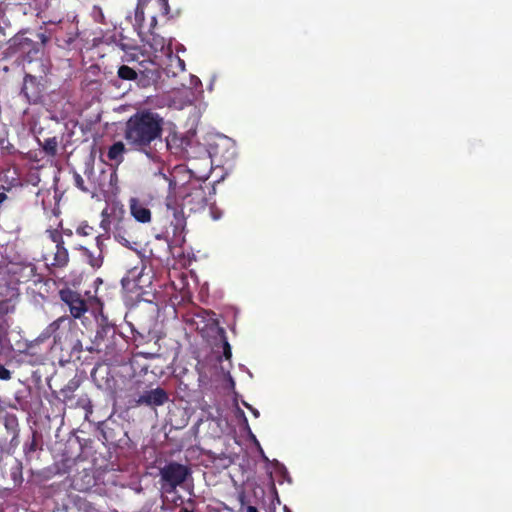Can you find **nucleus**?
Returning <instances> with one entry per match:
<instances>
[{
	"instance_id": "nucleus-1",
	"label": "nucleus",
	"mask_w": 512,
	"mask_h": 512,
	"mask_svg": "<svg viewBox=\"0 0 512 512\" xmlns=\"http://www.w3.org/2000/svg\"><path fill=\"white\" fill-rule=\"evenodd\" d=\"M168 182V193L165 198V217L172 229V235L175 242H184V232L186 229V217L184 207L190 211H197L205 207L206 196L201 186H181L178 187L174 177L163 175Z\"/></svg>"
},
{
	"instance_id": "nucleus-2",
	"label": "nucleus",
	"mask_w": 512,
	"mask_h": 512,
	"mask_svg": "<svg viewBox=\"0 0 512 512\" xmlns=\"http://www.w3.org/2000/svg\"><path fill=\"white\" fill-rule=\"evenodd\" d=\"M163 126L164 119L158 113L137 111L125 124L124 139L132 149L151 156L152 146L162 140Z\"/></svg>"
},
{
	"instance_id": "nucleus-3",
	"label": "nucleus",
	"mask_w": 512,
	"mask_h": 512,
	"mask_svg": "<svg viewBox=\"0 0 512 512\" xmlns=\"http://www.w3.org/2000/svg\"><path fill=\"white\" fill-rule=\"evenodd\" d=\"M72 324V320L67 316H61L52 323H50L41 333L40 335L34 339L33 341H30L29 343L25 344L24 350H19L23 353L24 357H30L31 360H26L32 365L42 364L44 362V356L42 354H38L35 351L36 346L39 344L44 343L46 340H48L50 337H53L54 344L61 346L63 349V346L67 342V335L66 333L69 332L70 326Z\"/></svg>"
},
{
	"instance_id": "nucleus-4",
	"label": "nucleus",
	"mask_w": 512,
	"mask_h": 512,
	"mask_svg": "<svg viewBox=\"0 0 512 512\" xmlns=\"http://www.w3.org/2000/svg\"><path fill=\"white\" fill-rule=\"evenodd\" d=\"M49 79L25 73L19 96L29 105L43 104L47 95Z\"/></svg>"
},
{
	"instance_id": "nucleus-5",
	"label": "nucleus",
	"mask_w": 512,
	"mask_h": 512,
	"mask_svg": "<svg viewBox=\"0 0 512 512\" xmlns=\"http://www.w3.org/2000/svg\"><path fill=\"white\" fill-rule=\"evenodd\" d=\"M87 350L104 353L108 359L114 358L118 354L116 327L109 323L101 325L96 331L92 346Z\"/></svg>"
},
{
	"instance_id": "nucleus-6",
	"label": "nucleus",
	"mask_w": 512,
	"mask_h": 512,
	"mask_svg": "<svg viewBox=\"0 0 512 512\" xmlns=\"http://www.w3.org/2000/svg\"><path fill=\"white\" fill-rule=\"evenodd\" d=\"M190 473V469L186 465L169 462L159 471L162 489L167 493H172L186 481Z\"/></svg>"
},
{
	"instance_id": "nucleus-7",
	"label": "nucleus",
	"mask_w": 512,
	"mask_h": 512,
	"mask_svg": "<svg viewBox=\"0 0 512 512\" xmlns=\"http://www.w3.org/2000/svg\"><path fill=\"white\" fill-rule=\"evenodd\" d=\"M20 293L18 288L0 286V324H12V315L16 312Z\"/></svg>"
},
{
	"instance_id": "nucleus-8",
	"label": "nucleus",
	"mask_w": 512,
	"mask_h": 512,
	"mask_svg": "<svg viewBox=\"0 0 512 512\" xmlns=\"http://www.w3.org/2000/svg\"><path fill=\"white\" fill-rule=\"evenodd\" d=\"M7 51L10 55H18L31 61L40 53V45L25 33H17L8 41Z\"/></svg>"
},
{
	"instance_id": "nucleus-9",
	"label": "nucleus",
	"mask_w": 512,
	"mask_h": 512,
	"mask_svg": "<svg viewBox=\"0 0 512 512\" xmlns=\"http://www.w3.org/2000/svg\"><path fill=\"white\" fill-rule=\"evenodd\" d=\"M169 400L167 391L161 387L143 391L138 397L129 399V407L147 406L155 408L164 405Z\"/></svg>"
},
{
	"instance_id": "nucleus-10",
	"label": "nucleus",
	"mask_w": 512,
	"mask_h": 512,
	"mask_svg": "<svg viewBox=\"0 0 512 512\" xmlns=\"http://www.w3.org/2000/svg\"><path fill=\"white\" fill-rule=\"evenodd\" d=\"M60 300L65 303L73 318H81L88 311V304L80 293L64 288L59 291Z\"/></svg>"
},
{
	"instance_id": "nucleus-11",
	"label": "nucleus",
	"mask_w": 512,
	"mask_h": 512,
	"mask_svg": "<svg viewBox=\"0 0 512 512\" xmlns=\"http://www.w3.org/2000/svg\"><path fill=\"white\" fill-rule=\"evenodd\" d=\"M133 223L130 219H119L114 226V238L123 246L130 248L132 244H135L134 237L130 232Z\"/></svg>"
},
{
	"instance_id": "nucleus-12",
	"label": "nucleus",
	"mask_w": 512,
	"mask_h": 512,
	"mask_svg": "<svg viewBox=\"0 0 512 512\" xmlns=\"http://www.w3.org/2000/svg\"><path fill=\"white\" fill-rule=\"evenodd\" d=\"M3 424L8 434L11 436L10 441H7V446L15 451L19 445V423L18 418L14 414L7 413L3 417Z\"/></svg>"
},
{
	"instance_id": "nucleus-13",
	"label": "nucleus",
	"mask_w": 512,
	"mask_h": 512,
	"mask_svg": "<svg viewBox=\"0 0 512 512\" xmlns=\"http://www.w3.org/2000/svg\"><path fill=\"white\" fill-rule=\"evenodd\" d=\"M77 250L80 251L82 257L85 262L91 266L94 270L99 269L103 265L104 256L101 252L100 248H89L86 246L80 245L77 247Z\"/></svg>"
},
{
	"instance_id": "nucleus-14",
	"label": "nucleus",
	"mask_w": 512,
	"mask_h": 512,
	"mask_svg": "<svg viewBox=\"0 0 512 512\" xmlns=\"http://www.w3.org/2000/svg\"><path fill=\"white\" fill-rule=\"evenodd\" d=\"M130 213L140 223H149L151 221L150 209L138 198H131L129 201Z\"/></svg>"
},
{
	"instance_id": "nucleus-15",
	"label": "nucleus",
	"mask_w": 512,
	"mask_h": 512,
	"mask_svg": "<svg viewBox=\"0 0 512 512\" xmlns=\"http://www.w3.org/2000/svg\"><path fill=\"white\" fill-rule=\"evenodd\" d=\"M70 261L69 252L65 247V244L56 246V251L53 255V260L50 263L51 268H65Z\"/></svg>"
},
{
	"instance_id": "nucleus-16",
	"label": "nucleus",
	"mask_w": 512,
	"mask_h": 512,
	"mask_svg": "<svg viewBox=\"0 0 512 512\" xmlns=\"http://www.w3.org/2000/svg\"><path fill=\"white\" fill-rule=\"evenodd\" d=\"M12 324H0V355H9L14 351L9 339V330Z\"/></svg>"
},
{
	"instance_id": "nucleus-17",
	"label": "nucleus",
	"mask_w": 512,
	"mask_h": 512,
	"mask_svg": "<svg viewBox=\"0 0 512 512\" xmlns=\"http://www.w3.org/2000/svg\"><path fill=\"white\" fill-rule=\"evenodd\" d=\"M125 152V144L122 141H117L109 147L107 151V158L110 161H114L115 163L120 164L124 161Z\"/></svg>"
},
{
	"instance_id": "nucleus-18",
	"label": "nucleus",
	"mask_w": 512,
	"mask_h": 512,
	"mask_svg": "<svg viewBox=\"0 0 512 512\" xmlns=\"http://www.w3.org/2000/svg\"><path fill=\"white\" fill-rule=\"evenodd\" d=\"M80 381L73 378L60 390V394L63 397V402L68 404L74 399V392L79 388Z\"/></svg>"
},
{
	"instance_id": "nucleus-19",
	"label": "nucleus",
	"mask_w": 512,
	"mask_h": 512,
	"mask_svg": "<svg viewBox=\"0 0 512 512\" xmlns=\"http://www.w3.org/2000/svg\"><path fill=\"white\" fill-rule=\"evenodd\" d=\"M117 75L122 80L131 81L137 79L138 72L127 65H122L118 68Z\"/></svg>"
},
{
	"instance_id": "nucleus-20",
	"label": "nucleus",
	"mask_w": 512,
	"mask_h": 512,
	"mask_svg": "<svg viewBox=\"0 0 512 512\" xmlns=\"http://www.w3.org/2000/svg\"><path fill=\"white\" fill-rule=\"evenodd\" d=\"M218 335L220 336V339H221V347L223 350V356L226 360H230L232 357V349L228 342L224 328H222V327L218 328Z\"/></svg>"
},
{
	"instance_id": "nucleus-21",
	"label": "nucleus",
	"mask_w": 512,
	"mask_h": 512,
	"mask_svg": "<svg viewBox=\"0 0 512 512\" xmlns=\"http://www.w3.org/2000/svg\"><path fill=\"white\" fill-rule=\"evenodd\" d=\"M58 141L56 137L47 138L42 144L46 155L54 157L57 154Z\"/></svg>"
},
{
	"instance_id": "nucleus-22",
	"label": "nucleus",
	"mask_w": 512,
	"mask_h": 512,
	"mask_svg": "<svg viewBox=\"0 0 512 512\" xmlns=\"http://www.w3.org/2000/svg\"><path fill=\"white\" fill-rule=\"evenodd\" d=\"M38 438V433L36 431H33L31 441L25 443L24 445V454L26 458H30L31 455L38 449Z\"/></svg>"
},
{
	"instance_id": "nucleus-23",
	"label": "nucleus",
	"mask_w": 512,
	"mask_h": 512,
	"mask_svg": "<svg viewBox=\"0 0 512 512\" xmlns=\"http://www.w3.org/2000/svg\"><path fill=\"white\" fill-rule=\"evenodd\" d=\"M78 37L77 31L67 33L66 37L56 36L57 45L61 48H68Z\"/></svg>"
},
{
	"instance_id": "nucleus-24",
	"label": "nucleus",
	"mask_w": 512,
	"mask_h": 512,
	"mask_svg": "<svg viewBox=\"0 0 512 512\" xmlns=\"http://www.w3.org/2000/svg\"><path fill=\"white\" fill-rule=\"evenodd\" d=\"M73 180H74V185L79 189L81 190L82 192H85V193H88V192H92L93 190L96 189V186L95 184H92L91 186H86L85 185V182H84V179L82 178V176L77 173V172H74L73 174Z\"/></svg>"
},
{
	"instance_id": "nucleus-25",
	"label": "nucleus",
	"mask_w": 512,
	"mask_h": 512,
	"mask_svg": "<svg viewBox=\"0 0 512 512\" xmlns=\"http://www.w3.org/2000/svg\"><path fill=\"white\" fill-rule=\"evenodd\" d=\"M48 237L52 242L56 244V246L65 244L62 233L57 229H48L46 230Z\"/></svg>"
},
{
	"instance_id": "nucleus-26",
	"label": "nucleus",
	"mask_w": 512,
	"mask_h": 512,
	"mask_svg": "<svg viewBox=\"0 0 512 512\" xmlns=\"http://www.w3.org/2000/svg\"><path fill=\"white\" fill-rule=\"evenodd\" d=\"M91 16L93 20L97 23L105 24V15L100 6L94 5L91 11Z\"/></svg>"
},
{
	"instance_id": "nucleus-27",
	"label": "nucleus",
	"mask_w": 512,
	"mask_h": 512,
	"mask_svg": "<svg viewBox=\"0 0 512 512\" xmlns=\"http://www.w3.org/2000/svg\"><path fill=\"white\" fill-rule=\"evenodd\" d=\"M14 450L7 446V438L0 435V461L5 455H12Z\"/></svg>"
},
{
	"instance_id": "nucleus-28",
	"label": "nucleus",
	"mask_w": 512,
	"mask_h": 512,
	"mask_svg": "<svg viewBox=\"0 0 512 512\" xmlns=\"http://www.w3.org/2000/svg\"><path fill=\"white\" fill-rule=\"evenodd\" d=\"M144 20H145L144 7L136 6V8H135V21H136V24L139 27H142L143 23H144Z\"/></svg>"
},
{
	"instance_id": "nucleus-29",
	"label": "nucleus",
	"mask_w": 512,
	"mask_h": 512,
	"mask_svg": "<svg viewBox=\"0 0 512 512\" xmlns=\"http://www.w3.org/2000/svg\"><path fill=\"white\" fill-rule=\"evenodd\" d=\"M12 378V372L4 365L0 364V380L8 381Z\"/></svg>"
},
{
	"instance_id": "nucleus-30",
	"label": "nucleus",
	"mask_w": 512,
	"mask_h": 512,
	"mask_svg": "<svg viewBox=\"0 0 512 512\" xmlns=\"http://www.w3.org/2000/svg\"><path fill=\"white\" fill-rule=\"evenodd\" d=\"M93 228L91 226L85 225L80 226L76 229V233L80 236H88L92 233Z\"/></svg>"
},
{
	"instance_id": "nucleus-31",
	"label": "nucleus",
	"mask_w": 512,
	"mask_h": 512,
	"mask_svg": "<svg viewBox=\"0 0 512 512\" xmlns=\"http://www.w3.org/2000/svg\"><path fill=\"white\" fill-rule=\"evenodd\" d=\"M81 512H100L97 508H95L91 503L84 502L80 507Z\"/></svg>"
},
{
	"instance_id": "nucleus-32",
	"label": "nucleus",
	"mask_w": 512,
	"mask_h": 512,
	"mask_svg": "<svg viewBox=\"0 0 512 512\" xmlns=\"http://www.w3.org/2000/svg\"><path fill=\"white\" fill-rule=\"evenodd\" d=\"M158 3H159V6H160V9L162 10V14L163 15H168L169 12H170V7H169L168 0H158Z\"/></svg>"
},
{
	"instance_id": "nucleus-33",
	"label": "nucleus",
	"mask_w": 512,
	"mask_h": 512,
	"mask_svg": "<svg viewBox=\"0 0 512 512\" xmlns=\"http://www.w3.org/2000/svg\"><path fill=\"white\" fill-rule=\"evenodd\" d=\"M36 37L40 41V43H39L40 48L44 47L49 42V39H50L49 36H47L45 33H37Z\"/></svg>"
},
{
	"instance_id": "nucleus-34",
	"label": "nucleus",
	"mask_w": 512,
	"mask_h": 512,
	"mask_svg": "<svg viewBox=\"0 0 512 512\" xmlns=\"http://www.w3.org/2000/svg\"><path fill=\"white\" fill-rule=\"evenodd\" d=\"M102 216H103V219L101 221V227L104 229V230H108L109 228V225H110V220L107 219V212L106 210H104L102 212Z\"/></svg>"
},
{
	"instance_id": "nucleus-35",
	"label": "nucleus",
	"mask_w": 512,
	"mask_h": 512,
	"mask_svg": "<svg viewBox=\"0 0 512 512\" xmlns=\"http://www.w3.org/2000/svg\"><path fill=\"white\" fill-rule=\"evenodd\" d=\"M104 240L102 238L101 235H98L95 237V245L93 248H100L101 249V252L103 253V249H104Z\"/></svg>"
},
{
	"instance_id": "nucleus-36",
	"label": "nucleus",
	"mask_w": 512,
	"mask_h": 512,
	"mask_svg": "<svg viewBox=\"0 0 512 512\" xmlns=\"http://www.w3.org/2000/svg\"><path fill=\"white\" fill-rule=\"evenodd\" d=\"M93 173H94L93 166L86 165V168L84 170V174L88 177V179H90V177L93 175Z\"/></svg>"
},
{
	"instance_id": "nucleus-37",
	"label": "nucleus",
	"mask_w": 512,
	"mask_h": 512,
	"mask_svg": "<svg viewBox=\"0 0 512 512\" xmlns=\"http://www.w3.org/2000/svg\"><path fill=\"white\" fill-rule=\"evenodd\" d=\"M71 348L74 351L81 352L82 351V344L79 340H77L73 345H71Z\"/></svg>"
},
{
	"instance_id": "nucleus-38",
	"label": "nucleus",
	"mask_w": 512,
	"mask_h": 512,
	"mask_svg": "<svg viewBox=\"0 0 512 512\" xmlns=\"http://www.w3.org/2000/svg\"><path fill=\"white\" fill-rule=\"evenodd\" d=\"M239 502H240V504H241V506H242V507H243V506L245 505V503H246V497H245V495H244L243 493L239 495Z\"/></svg>"
},
{
	"instance_id": "nucleus-39",
	"label": "nucleus",
	"mask_w": 512,
	"mask_h": 512,
	"mask_svg": "<svg viewBox=\"0 0 512 512\" xmlns=\"http://www.w3.org/2000/svg\"><path fill=\"white\" fill-rule=\"evenodd\" d=\"M246 512H259V511L255 506L249 505L246 507Z\"/></svg>"
},
{
	"instance_id": "nucleus-40",
	"label": "nucleus",
	"mask_w": 512,
	"mask_h": 512,
	"mask_svg": "<svg viewBox=\"0 0 512 512\" xmlns=\"http://www.w3.org/2000/svg\"><path fill=\"white\" fill-rule=\"evenodd\" d=\"M150 0H138L137 6L145 7Z\"/></svg>"
},
{
	"instance_id": "nucleus-41",
	"label": "nucleus",
	"mask_w": 512,
	"mask_h": 512,
	"mask_svg": "<svg viewBox=\"0 0 512 512\" xmlns=\"http://www.w3.org/2000/svg\"><path fill=\"white\" fill-rule=\"evenodd\" d=\"M7 199V195L4 192H0V204H2Z\"/></svg>"
},
{
	"instance_id": "nucleus-42",
	"label": "nucleus",
	"mask_w": 512,
	"mask_h": 512,
	"mask_svg": "<svg viewBox=\"0 0 512 512\" xmlns=\"http://www.w3.org/2000/svg\"><path fill=\"white\" fill-rule=\"evenodd\" d=\"M247 407L251 410V412L253 413V415H254L255 417H258V416H259V411H258V410L253 409V408H251V407H249V406H247Z\"/></svg>"
},
{
	"instance_id": "nucleus-43",
	"label": "nucleus",
	"mask_w": 512,
	"mask_h": 512,
	"mask_svg": "<svg viewBox=\"0 0 512 512\" xmlns=\"http://www.w3.org/2000/svg\"><path fill=\"white\" fill-rule=\"evenodd\" d=\"M85 401H86V399L80 398V399L78 400V403H77V404H78V405H81L82 407H85Z\"/></svg>"
},
{
	"instance_id": "nucleus-44",
	"label": "nucleus",
	"mask_w": 512,
	"mask_h": 512,
	"mask_svg": "<svg viewBox=\"0 0 512 512\" xmlns=\"http://www.w3.org/2000/svg\"><path fill=\"white\" fill-rule=\"evenodd\" d=\"M155 25H156V17H155V16H153V17L151 18V28H154V27H155Z\"/></svg>"
},
{
	"instance_id": "nucleus-45",
	"label": "nucleus",
	"mask_w": 512,
	"mask_h": 512,
	"mask_svg": "<svg viewBox=\"0 0 512 512\" xmlns=\"http://www.w3.org/2000/svg\"><path fill=\"white\" fill-rule=\"evenodd\" d=\"M179 512H193V511L189 510L187 507H182V508H180Z\"/></svg>"
},
{
	"instance_id": "nucleus-46",
	"label": "nucleus",
	"mask_w": 512,
	"mask_h": 512,
	"mask_svg": "<svg viewBox=\"0 0 512 512\" xmlns=\"http://www.w3.org/2000/svg\"><path fill=\"white\" fill-rule=\"evenodd\" d=\"M151 254H152V256H153V257H155V258H157V259L161 260V256H160V255H154V253H153V251H152V250H151Z\"/></svg>"
},
{
	"instance_id": "nucleus-47",
	"label": "nucleus",
	"mask_w": 512,
	"mask_h": 512,
	"mask_svg": "<svg viewBox=\"0 0 512 512\" xmlns=\"http://www.w3.org/2000/svg\"><path fill=\"white\" fill-rule=\"evenodd\" d=\"M284 512H292L287 506L284 507Z\"/></svg>"
},
{
	"instance_id": "nucleus-48",
	"label": "nucleus",
	"mask_w": 512,
	"mask_h": 512,
	"mask_svg": "<svg viewBox=\"0 0 512 512\" xmlns=\"http://www.w3.org/2000/svg\"><path fill=\"white\" fill-rule=\"evenodd\" d=\"M147 73H151L152 75H155V72L147 71Z\"/></svg>"
}]
</instances>
